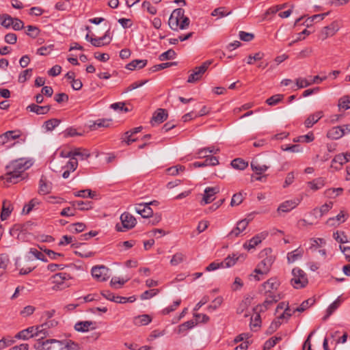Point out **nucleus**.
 <instances>
[{
	"label": "nucleus",
	"mask_w": 350,
	"mask_h": 350,
	"mask_svg": "<svg viewBox=\"0 0 350 350\" xmlns=\"http://www.w3.org/2000/svg\"><path fill=\"white\" fill-rule=\"evenodd\" d=\"M282 340L281 337H272L268 340H267L264 345V349H270L273 347H274L280 340Z\"/></svg>",
	"instance_id": "56"
},
{
	"label": "nucleus",
	"mask_w": 350,
	"mask_h": 350,
	"mask_svg": "<svg viewBox=\"0 0 350 350\" xmlns=\"http://www.w3.org/2000/svg\"><path fill=\"white\" fill-rule=\"evenodd\" d=\"M280 286V282L277 278H271L261 285L260 292L262 294H278V288Z\"/></svg>",
	"instance_id": "6"
},
{
	"label": "nucleus",
	"mask_w": 350,
	"mask_h": 350,
	"mask_svg": "<svg viewBox=\"0 0 350 350\" xmlns=\"http://www.w3.org/2000/svg\"><path fill=\"white\" fill-rule=\"evenodd\" d=\"M239 258L235 254L229 255L221 262V268H229L235 265Z\"/></svg>",
	"instance_id": "32"
},
{
	"label": "nucleus",
	"mask_w": 350,
	"mask_h": 350,
	"mask_svg": "<svg viewBox=\"0 0 350 350\" xmlns=\"http://www.w3.org/2000/svg\"><path fill=\"white\" fill-rule=\"evenodd\" d=\"M150 204H139L135 207L136 212L144 218H148L152 216L153 211L150 207Z\"/></svg>",
	"instance_id": "19"
},
{
	"label": "nucleus",
	"mask_w": 350,
	"mask_h": 350,
	"mask_svg": "<svg viewBox=\"0 0 350 350\" xmlns=\"http://www.w3.org/2000/svg\"><path fill=\"white\" fill-rule=\"evenodd\" d=\"M325 183L326 180L325 178L319 177L312 181L308 182L307 185L311 190L316 191L323 188L325 185Z\"/></svg>",
	"instance_id": "22"
},
{
	"label": "nucleus",
	"mask_w": 350,
	"mask_h": 350,
	"mask_svg": "<svg viewBox=\"0 0 350 350\" xmlns=\"http://www.w3.org/2000/svg\"><path fill=\"white\" fill-rule=\"evenodd\" d=\"M314 303V300L308 299L307 300L304 301L299 307H297L296 308H294L293 310V312H303L306 309H308L310 306L313 305Z\"/></svg>",
	"instance_id": "41"
},
{
	"label": "nucleus",
	"mask_w": 350,
	"mask_h": 350,
	"mask_svg": "<svg viewBox=\"0 0 350 350\" xmlns=\"http://www.w3.org/2000/svg\"><path fill=\"white\" fill-rule=\"evenodd\" d=\"M73 204L77 205L81 211L89 210L92 207L91 202L77 201Z\"/></svg>",
	"instance_id": "62"
},
{
	"label": "nucleus",
	"mask_w": 350,
	"mask_h": 350,
	"mask_svg": "<svg viewBox=\"0 0 350 350\" xmlns=\"http://www.w3.org/2000/svg\"><path fill=\"white\" fill-rule=\"evenodd\" d=\"M219 152V148L212 146V147L204 148L200 149L198 151L197 154L198 155V157H210V156L203 154V152H205V153L209 152V153L217 154Z\"/></svg>",
	"instance_id": "43"
},
{
	"label": "nucleus",
	"mask_w": 350,
	"mask_h": 350,
	"mask_svg": "<svg viewBox=\"0 0 350 350\" xmlns=\"http://www.w3.org/2000/svg\"><path fill=\"white\" fill-rule=\"evenodd\" d=\"M273 262L271 256L262 259L254 269V272L258 274H267L269 271Z\"/></svg>",
	"instance_id": "12"
},
{
	"label": "nucleus",
	"mask_w": 350,
	"mask_h": 350,
	"mask_svg": "<svg viewBox=\"0 0 350 350\" xmlns=\"http://www.w3.org/2000/svg\"><path fill=\"white\" fill-rule=\"evenodd\" d=\"M167 118V113L165 109H158L152 116L151 124L154 126L155 124H161Z\"/></svg>",
	"instance_id": "17"
},
{
	"label": "nucleus",
	"mask_w": 350,
	"mask_h": 350,
	"mask_svg": "<svg viewBox=\"0 0 350 350\" xmlns=\"http://www.w3.org/2000/svg\"><path fill=\"white\" fill-rule=\"evenodd\" d=\"M179 23L180 21L175 18L173 15H170V17L168 21V25L170 27L174 30L177 31L179 28Z\"/></svg>",
	"instance_id": "61"
},
{
	"label": "nucleus",
	"mask_w": 350,
	"mask_h": 350,
	"mask_svg": "<svg viewBox=\"0 0 350 350\" xmlns=\"http://www.w3.org/2000/svg\"><path fill=\"white\" fill-rule=\"evenodd\" d=\"M176 57V53L173 49H169L167 51L161 53L159 56V59L160 61H165L168 59H173Z\"/></svg>",
	"instance_id": "48"
},
{
	"label": "nucleus",
	"mask_w": 350,
	"mask_h": 350,
	"mask_svg": "<svg viewBox=\"0 0 350 350\" xmlns=\"http://www.w3.org/2000/svg\"><path fill=\"white\" fill-rule=\"evenodd\" d=\"M74 156L75 158H79L81 160L87 159L90 154L89 151L86 149H83L81 148H77L74 149Z\"/></svg>",
	"instance_id": "40"
},
{
	"label": "nucleus",
	"mask_w": 350,
	"mask_h": 350,
	"mask_svg": "<svg viewBox=\"0 0 350 350\" xmlns=\"http://www.w3.org/2000/svg\"><path fill=\"white\" fill-rule=\"evenodd\" d=\"M185 255L181 252L176 253L170 260V264L172 266H176L178 264L183 262L185 259Z\"/></svg>",
	"instance_id": "45"
},
{
	"label": "nucleus",
	"mask_w": 350,
	"mask_h": 350,
	"mask_svg": "<svg viewBox=\"0 0 350 350\" xmlns=\"http://www.w3.org/2000/svg\"><path fill=\"white\" fill-rule=\"evenodd\" d=\"M333 206V202H329V203H325L322 205L320 208H315L313 210L314 214L317 215L318 214L319 217H322L323 215L326 214Z\"/></svg>",
	"instance_id": "34"
},
{
	"label": "nucleus",
	"mask_w": 350,
	"mask_h": 350,
	"mask_svg": "<svg viewBox=\"0 0 350 350\" xmlns=\"http://www.w3.org/2000/svg\"><path fill=\"white\" fill-rule=\"evenodd\" d=\"M251 167L256 174H262L264 172L267 171L269 166L267 165H261L257 161L253 160L251 162Z\"/></svg>",
	"instance_id": "33"
},
{
	"label": "nucleus",
	"mask_w": 350,
	"mask_h": 350,
	"mask_svg": "<svg viewBox=\"0 0 350 350\" xmlns=\"http://www.w3.org/2000/svg\"><path fill=\"white\" fill-rule=\"evenodd\" d=\"M249 220L244 219L237 222V226L234 228L228 234V237L232 239L237 237L243 232L247 227Z\"/></svg>",
	"instance_id": "14"
},
{
	"label": "nucleus",
	"mask_w": 350,
	"mask_h": 350,
	"mask_svg": "<svg viewBox=\"0 0 350 350\" xmlns=\"http://www.w3.org/2000/svg\"><path fill=\"white\" fill-rule=\"evenodd\" d=\"M347 163L345 157L342 154H337L334 157L332 161V167L336 169H340V167Z\"/></svg>",
	"instance_id": "35"
},
{
	"label": "nucleus",
	"mask_w": 350,
	"mask_h": 350,
	"mask_svg": "<svg viewBox=\"0 0 350 350\" xmlns=\"http://www.w3.org/2000/svg\"><path fill=\"white\" fill-rule=\"evenodd\" d=\"M284 98L283 94H275L266 100V103L270 106H273L278 104Z\"/></svg>",
	"instance_id": "47"
},
{
	"label": "nucleus",
	"mask_w": 350,
	"mask_h": 350,
	"mask_svg": "<svg viewBox=\"0 0 350 350\" xmlns=\"http://www.w3.org/2000/svg\"><path fill=\"white\" fill-rule=\"evenodd\" d=\"M152 321V317L148 314H142L133 319V323L137 326L146 325Z\"/></svg>",
	"instance_id": "30"
},
{
	"label": "nucleus",
	"mask_w": 350,
	"mask_h": 350,
	"mask_svg": "<svg viewBox=\"0 0 350 350\" xmlns=\"http://www.w3.org/2000/svg\"><path fill=\"white\" fill-rule=\"evenodd\" d=\"M304 254V250L300 248H297L294 251L289 252L287 255V260L288 262H294L297 259L300 258Z\"/></svg>",
	"instance_id": "37"
},
{
	"label": "nucleus",
	"mask_w": 350,
	"mask_h": 350,
	"mask_svg": "<svg viewBox=\"0 0 350 350\" xmlns=\"http://www.w3.org/2000/svg\"><path fill=\"white\" fill-rule=\"evenodd\" d=\"M51 183L46 181L45 179L41 178L39 185V193L42 195L47 194L51 192Z\"/></svg>",
	"instance_id": "36"
},
{
	"label": "nucleus",
	"mask_w": 350,
	"mask_h": 350,
	"mask_svg": "<svg viewBox=\"0 0 350 350\" xmlns=\"http://www.w3.org/2000/svg\"><path fill=\"white\" fill-rule=\"evenodd\" d=\"M71 279H72V277L70 274L65 272L53 275L52 277V282L54 284L53 289L55 291H60L69 287L70 284L68 283V281Z\"/></svg>",
	"instance_id": "3"
},
{
	"label": "nucleus",
	"mask_w": 350,
	"mask_h": 350,
	"mask_svg": "<svg viewBox=\"0 0 350 350\" xmlns=\"http://www.w3.org/2000/svg\"><path fill=\"white\" fill-rule=\"evenodd\" d=\"M198 322L193 320L186 321L178 326V333L186 332L187 330L193 328Z\"/></svg>",
	"instance_id": "44"
},
{
	"label": "nucleus",
	"mask_w": 350,
	"mask_h": 350,
	"mask_svg": "<svg viewBox=\"0 0 350 350\" xmlns=\"http://www.w3.org/2000/svg\"><path fill=\"white\" fill-rule=\"evenodd\" d=\"M211 63V61L208 60L203 62L201 66L196 67L193 69V72L188 77L187 82L193 83L200 80Z\"/></svg>",
	"instance_id": "5"
},
{
	"label": "nucleus",
	"mask_w": 350,
	"mask_h": 350,
	"mask_svg": "<svg viewBox=\"0 0 350 350\" xmlns=\"http://www.w3.org/2000/svg\"><path fill=\"white\" fill-rule=\"evenodd\" d=\"M50 105L39 106L34 103H32L27 107V111L33 112L38 115L46 114L50 111Z\"/></svg>",
	"instance_id": "21"
},
{
	"label": "nucleus",
	"mask_w": 350,
	"mask_h": 350,
	"mask_svg": "<svg viewBox=\"0 0 350 350\" xmlns=\"http://www.w3.org/2000/svg\"><path fill=\"white\" fill-rule=\"evenodd\" d=\"M263 295L265 297V301L262 304L258 306L260 312L265 311L267 308L282 299L280 294H263Z\"/></svg>",
	"instance_id": "10"
},
{
	"label": "nucleus",
	"mask_w": 350,
	"mask_h": 350,
	"mask_svg": "<svg viewBox=\"0 0 350 350\" xmlns=\"http://www.w3.org/2000/svg\"><path fill=\"white\" fill-rule=\"evenodd\" d=\"M175 64H176L175 62H167V63H161V64H157V65L153 66L150 68V71L152 72H157L159 70H161L165 69L166 68H168V67H170L172 65H174Z\"/></svg>",
	"instance_id": "59"
},
{
	"label": "nucleus",
	"mask_w": 350,
	"mask_h": 350,
	"mask_svg": "<svg viewBox=\"0 0 350 350\" xmlns=\"http://www.w3.org/2000/svg\"><path fill=\"white\" fill-rule=\"evenodd\" d=\"M268 235V232L266 231L262 232L260 234H256L252 237L247 243H244V248L250 250L254 249L256 245L261 243Z\"/></svg>",
	"instance_id": "15"
},
{
	"label": "nucleus",
	"mask_w": 350,
	"mask_h": 350,
	"mask_svg": "<svg viewBox=\"0 0 350 350\" xmlns=\"http://www.w3.org/2000/svg\"><path fill=\"white\" fill-rule=\"evenodd\" d=\"M91 273L92 277L98 282L106 281L109 278L108 269L104 265L92 267Z\"/></svg>",
	"instance_id": "9"
},
{
	"label": "nucleus",
	"mask_w": 350,
	"mask_h": 350,
	"mask_svg": "<svg viewBox=\"0 0 350 350\" xmlns=\"http://www.w3.org/2000/svg\"><path fill=\"white\" fill-rule=\"evenodd\" d=\"M2 18H3V20L1 23V25L3 27H4L6 29H8L10 27L11 25H12L14 18L5 14L2 15Z\"/></svg>",
	"instance_id": "58"
},
{
	"label": "nucleus",
	"mask_w": 350,
	"mask_h": 350,
	"mask_svg": "<svg viewBox=\"0 0 350 350\" xmlns=\"http://www.w3.org/2000/svg\"><path fill=\"white\" fill-rule=\"evenodd\" d=\"M300 203V200L299 199H293L290 200H286L280 204L277 209V212L278 213H288L291 210L296 208L299 204Z\"/></svg>",
	"instance_id": "13"
},
{
	"label": "nucleus",
	"mask_w": 350,
	"mask_h": 350,
	"mask_svg": "<svg viewBox=\"0 0 350 350\" xmlns=\"http://www.w3.org/2000/svg\"><path fill=\"white\" fill-rule=\"evenodd\" d=\"M205 160L202 162H195L193 166L195 167H202L206 166H215L219 164L218 159L216 157H204Z\"/></svg>",
	"instance_id": "23"
},
{
	"label": "nucleus",
	"mask_w": 350,
	"mask_h": 350,
	"mask_svg": "<svg viewBox=\"0 0 350 350\" xmlns=\"http://www.w3.org/2000/svg\"><path fill=\"white\" fill-rule=\"evenodd\" d=\"M339 29V23L337 21H334L330 25L322 29L319 33V38L322 40H325L327 38L333 36Z\"/></svg>",
	"instance_id": "8"
},
{
	"label": "nucleus",
	"mask_w": 350,
	"mask_h": 350,
	"mask_svg": "<svg viewBox=\"0 0 350 350\" xmlns=\"http://www.w3.org/2000/svg\"><path fill=\"white\" fill-rule=\"evenodd\" d=\"M111 121L110 119H98L95 121L93 124L90 125V127L92 130H95L100 127H109Z\"/></svg>",
	"instance_id": "39"
},
{
	"label": "nucleus",
	"mask_w": 350,
	"mask_h": 350,
	"mask_svg": "<svg viewBox=\"0 0 350 350\" xmlns=\"http://www.w3.org/2000/svg\"><path fill=\"white\" fill-rule=\"evenodd\" d=\"M32 165L30 160H26L23 158L12 161L6 166L7 172L5 176L0 178L5 180L8 183H17L23 178V172Z\"/></svg>",
	"instance_id": "1"
},
{
	"label": "nucleus",
	"mask_w": 350,
	"mask_h": 350,
	"mask_svg": "<svg viewBox=\"0 0 350 350\" xmlns=\"http://www.w3.org/2000/svg\"><path fill=\"white\" fill-rule=\"evenodd\" d=\"M85 228V225L83 223L78 222L72 224L69 226V230L72 232H81Z\"/></svg>",
	"instance_id": "54"
},
{
	"label": "nucleus",
	"mask_w": 350,
	"mask_h": 350,
	"mask_svg": "<svg viewBox=\"0 0 350 350\" xmlns=\"http://www.w3.org/2000/svg\"><path fill=\"white\" fill-rule=\"evenodd\" d=\"M107 37H108V31L105 33V34L103 36L98 38H95L94 40H91V44L94 46H96V47H100V46L107 45V44H109V42H111V40L110 38H109L107 42H104L105 40H107Z\"/></svg>",
	"instance_id": "31"
},
{
	"label": "nucleus",
	"mask_w": 350,
	"mask_h": 350,
	"mask_svg": "<svg viewBox=\"0 0 350 350\" xmlns=\"http://www.w3.org/2000/svg\"><path fill=\"white\" fill-rule=\"evenodd\" d=\"M96 323L90 321H79L75 325V329L77 332H85L90 329H94Z\"/></svg>",
	"instance_id": "20"
},
{
	"label": "nucleus",
	"mask_w": 350,
	"mask_h": 350,
	"mask_svg": "<svg viewBox=\"0 0 350 350\" xmlns=\"http://www.w3.org/2000/svg\"><path fill=\"white\" fill-rule=\"evenodd\" d=\"M36 336L42 334L44 336H49V329L44 323L35 327Z\"/></svg>",
	"instance_id": "49"
},
{
	"label": "nucleus",
	"mask_w": 350,
	"mask_h": 350,
	"mask_svg": "<svg viewBox=\"0 0 350 350\" xmlns=\"http://www.w3.org/2000/svg\"><path fill=\"white\" fill-rule=\"evenodd\" d=\"M159 293V290L157 288H153L148 291H144L141 295L140 298L142 300L152 298L157 295Z\"/></svg>",
	"instance_id": "51"
},
{
	"label": "nucleus",
	"mask_w": 350,
	"mask_h": 350,
	"mask_svg": "<svg viewBox=\"0 0 350 350\" xmlns=\"http://www.w3.org/2000/svg\"><path fill=\"white\" fill-rule=\"evenodd\" d=\"M13 210L12 205L10 201L4 200L1 213V219L4 221L8 218Z\"/></svg>",
	"instance_id": "28"
},
{
	"label": "nucleus",
	"mask_w": 350,
	"mask_h": 350,
	"mask_svg": "<svg viewBox=\"0 0 350 350\" xmlns=\"http://www.w3.org/2000/svg\"><path fill=\"white\" fill-rule=\"evenodd\" d=\"M293 278L291 280V284L295 288H301L305 287L308 283V278L306 273L299 267H295L292 270Z\"/></svg>",
	"instance_id": "2"
},
{
	"label": "nucleus",
	"mask_w": 350,
	"mask_h": 350,
	"mask_svg": "<svg viewBox=\"0 0 350 350\" xmlns=\"http://www.w3.org/2000/svg\"><path fill=\"white\" fill-rule=\"evenodd\" d=\"M61 345H59V350H81L79 345L72 340H60Z\"/></svg>",
	"instance_id": "27"
},
{
	"label": "nucleus",
	"mask_w": 350,
	"mask_h": 350,
	"mask_svg": "<svg viewBox=\"0 0 350 350\" xmlns=\"http://www.w3.org/2000/svg\"><path fill=\"white\" fill-rule=\"evenodd\" d=\"M326 79H327L326 76L320 77L319 76L317 75V76H314L310 80H308L305 78L299 77L295 80V82H296V85L297 86L298 88H304L310 86L314 83H320L321 81L325 80Z\"/></svg>",
	"instance_id": "11"
},
{
	"label": "nucleus",
	"mask_w": 350,
	"mask_h": 350,
	"mask_svg": "<svg viewBox=\"0 0 350 350\" xmlns=\"http://www.w3.org/2000/svg\"><path fill=\"white\" fill-rule=\"evenodd\" d=\"M142 8L146 9L148 13L152 15H154L157 14V10L154 6H152L150 1H144L142 3Z\"/></svg>",
	"instance_id": "63"
},
{
	"label": "nucleus",
	"mask_w": 350,
	"mask_h": 350,
	"mask_svg": "<svg viewBox=\"0 0 350 350\" xmlns=\"http://www.w3.org/2000/svg\"><path fill=\"white\" fill-rule=\"evenodd\" d=\"M26 33L31 38H35L38 36L40 33V29L36 26L27 25Z\"/></svg>",
	"instance_id": "52"
},
{
	"label": "nucleus",
	"mask_w": 350,
	"mask_h": 350,
	"mask_svg": "<svg viewBox=\"0 0 350 350\" xmlns=\"http://www.w3.org/2000/svg\"><path fill=\"white\" fill-rule=\"evenodd\" d=\"M219 191L218 187H206L204 190L202 200L200 204L205 205L212 202L214 200V196Z\"/></svg>",
	"instance_id": "16"
},
{
	"label": "nucleus",
	"mask_w": 350,
	"mask_h": 350,
	"mask_svg": "<svg viewBox=\"0 0 350 350\" xmlns=\"http://www.w3.org/2000/svg\"><path fill=\"white\" fill-rule=\"evenodd\" d=\"M37 204H39V202L36 199H32L27 204L25 205L23 212L28 214Z\"/></svg>",
	"instance_id": "64"
},
{
	"label": "nucleus",
	"mask_w": 350,
	"mask_h": 350,
	"mask_svg": "<svg viewBox=\"0 0 350 350\" xmlns=\"http://www.w3.org/2000/svg\"><path fill=\"white\" fill-rule=\"evenodd\" d=\"M60 123V120L56 118L50 119L44 122V127L47 131H53Z\"/></svg>",
	"instance_id": "46"
},
{
	"label": "nucleus",
	"mask_w": 350,
	"mask_h": 350,
	"mask_svg": "<svg viewBox=\"0 0 350 350\" xmlns=\"http://www.w3.org/2000/svg\"><path fill=\"white\" fill-rule=\"evenodd\" d=\"M32 71V68H28L23 70L18 76V82L21 83H25L27 79L31 76Z\"/></svg>",
	"instance_id": "53"
},
{
	"label": "nucleus",
	"mask_w": 350,
	"mask_h": 350,
	"mask_svg": "<svg viewBox=\"0 0 350 350\" xmlns=\"http://www.w3.org/2000/svg\"><path fill=\"white\" fill-rule=\"evenodd\" d=\"M230 13H231V12H226L225 10V8L219 7V8L215 9L212 12L211 15L212 16H218L220 18H221V17L226 16L229 15Z\"/></svg>",
	"instance_id": "60"
},
{
	"label": "nucleus",
	"mask_w": 350,
	"mask_h": 350,
	"mask_svg": "<svg viewBox=\"0 0 350 350\" xmlns=\"http://www.w3.org/2000/svg\"><path fill=\"white\" fill-rule=\"evenodd\" d=\"M243 196L241 192L237 193L232 196L230 205L232 206L239 205L243 200Z\"/></svg>",
	"instance_id": "55"
},
{
	"label": "nucleus",
	"mask_w": 350,
	"mask_h": 350,
	"mask_svg": "<svg viewBox=\"0 0 350 350\" xmlns=\"http://www.w3.org/2000/svg\"><path fill=\"white\" fill-rule=\"evenodd\" d=\"M61 341L56 339H46L43 340V336H41L40 339H38L33 345L34 348L36 350H51L53 345H61Z\"/></svg>",
	"instance_id": "7"
},
{
	"label": "nucleus",
	"mask_w": 350,
	"mask_h": 350,
	"mask_svg": "<svg viewBox=\"0 0 350 350\" xmlns=\"http://www.w3.org/2000/svg\"><path fill=\"white\" fill-rule=\"evenodd\" d=\"M340 297H338L333 303H332L326 310V314L323 318V320H327L335 310H336L342 302Z\"/></svg>",
	"instance_id": "24"
},
{
	"label": "nucleus",
	"mask_w": 350,
	"mask_h": 350,
	"mask_svg": "<svg viewBox=\"0 0 350 350\" xmlns=\"http://www.w3.org/2000/svg\"><path fill=\"white\" fill-rule=\"evenodd\" d=\"M121 224H117V231L124 232L133 228L136 224V219L129 213H123L120 216Z\"/></svg>",
	"instance_id": "4"
},
{
	"label": "nucleus",
	"mask_w": 350,
	"mask_h": 350,
	"mask_svg": "<svg viewBox=\"0 0 350 350\" xmlns=\"http://www.w3.org/2000/svg\"><path fill=\"white\" fill-rule=\"evenodd\" d=\"M146 59H134L126 66V68L130 70L135 69H141L144 68L147 64Z\"/></svg>",
	"instance_id": "29"
},
{
	"label": "nucleus",
	"mask_w": 350,
	"mask_h": 350,
	"mask_svg": "<svg viewBox=\"0 0 350 350\" xmlns=\"http://www.w3.org/2000/svg\"><path fill=\"white\" fill-rule=\"evenodd\" d=\"M338 107L345 110L350 109V97L349 96H344L338 100Z\"/></svg>",
	"instance_id": "50"
},
{
	"label": "nucleus",
	"mask_w": 350,
	"mask_h": 350,
	"mask_svg": "<svg viewBox=\"0 0 350 350\" xmlns=\"http://www.w3.org/2000/svg\"><path fill=\"white\" fill-rule=\"evenodd\" d=\"M36 336L35 327H29L19 332L16 338L23 340H27Z\"/></svg>",
	"instance_id": "26"
},
{
	"label": "nucleus",
	"mask_w": 350,
	"mask_h": 350,
	"mask_svg": "<svg viewBox=\"0 0 350 350\" xmlns=\"http://www.w3.org/2000/svg\"><path fill=\"white\" fill-rule=\"evenodd\" d=\"M345 134L344 126H337L330 129L327 133V137L332 139H338Z\"/></svg>",
	"instance_id": "18"
},
{
	"label": "nucleus",
	"mask_w": 350,
	"mask_h": 350,
	"mask_svg": "<svg viewBox=\"0 0 350 350\" xmlns=\"http://www.w3.org/2000/svg\"><path fill=\"white\" fill-rule=\"evenodd\" d=\"M333 237L337 242L341 244L349 242L347 236L343 231H336L333 234Z\"/></svg>",
	"instance_id": "42"
},
{
	"label": "nucleus",
	"mask_w": 350,
	"mask_h": 350,
	"mask_svg": "<svg viewBox=\"0 0 350 350\" xmlns=\"http://www.w3.org/2000/svg\"><path fill=\"white\" fill-rule=\"evenodd\" d=\"M323 117L322 111H317L316 113L310 115L305 120L304 124L306 128L312 127L315 123H317Z\"/></svg>",
	"instance_id": "25"
},
{
	"label": "nucleus",
	"mask_w": 350,
	"mask_h": 350,
	"mask_svg": "<svg viewBox=\"0 0 350 350\" xmlns=\"http://www.w3.org/2000/svg\"><path fill=\"white\" fill-rule=\"evenodd\" d=\"M282 149L284 151H288V152H302V148L299 145H297V144L282 146Z\"/></svg>",
	"instance_id": "57"
},
{
	"label": "nucleus",
	"mask_w": 350,
	"mask_h": 350,
	"mask_svg": "<svg viewBox=\"0 0 350 350\" xmlns=\"http://www.w3.org/2000/svg\"><path fill=\"white\" fill-rule=\"evenodd\" d=\"M231 165L234 169L243 170L247 167L248 163L242 159L237 158V159H233L231 161Z\"/></svg>",
	"instance_id": "38"
}]
</instances>
